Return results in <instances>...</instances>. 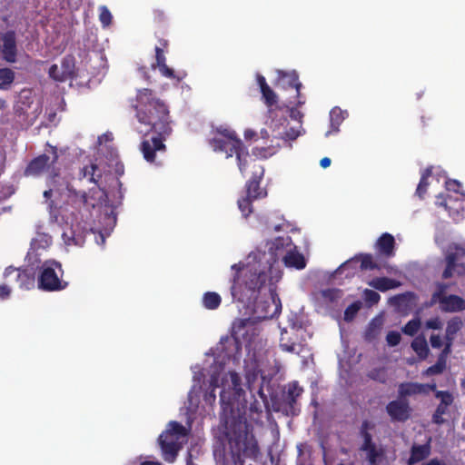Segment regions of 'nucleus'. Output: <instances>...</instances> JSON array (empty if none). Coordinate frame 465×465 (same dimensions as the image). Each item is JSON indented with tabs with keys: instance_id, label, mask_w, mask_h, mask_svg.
I'll use <instances>...</instances> for the list:
<instances>
[{
	"instance_id": "1",
	"label": "nucleus",
	"mask_w": 465,
	"mask_h": 465,
	"mask_svg": "<svg viewBox=\"0 0 465 465\" xmlns=\"http://www.w3.org/2000/svg\"><path fill=\"white\" fill-rule=\"evenodd\" d=\"M232 387L223 388L220 393L222 408L221 420L225 425V437L228 440L232 465H244V459L257 460L261 456L258 441L253 434V427L240 414L233 415L234 410L245 411L246 401L242 402L245 394L242 388V379L235 372H230Z\"/></svg>"
},
{
	"instance_id": "2",
	"label": "nucleus",
	"mask_w": 465,
	"mask_h": 465,
	"mask_svg": "<svg viewBox=\"0 0 465 465\" xmlns=\"http://www.w3.org/2000/svg\"><path fill=\"white\" fill-rule=\"evenodd\" d=\"M232 270H236L231 292L233 298L241 302H250L255 300L267 281L273 279L278 281L281 277L280 271L272 263L262 264L261 262L247 265L233 264Z\"/></svg>"
},
{
	"instance_id": "3",
	"label": "nucleus",
	"mask_w": 465,
	"mask_h": 465,
	"mask_svg": "<svg viewBox=\"0 0 465 465\" xmlns=\"http://www.w3.org/2000/svg\"><path fill=\"white\" fill-rule=\"evenodd\" d=\"M137 104L134 106L139 123L149 127V131L158 135L169 136L172 133L168 106L163 101L155 97L149 88L139 90Z\"/></svg>"
},
{
	"instance_id": "4",
	"label": "nucleus",
	"mask_w": 465,
	"mask_h": 465,
	"mask_svg": "<svg viewBox=\"0 0 465 465\" xmlns=\"http://www.w3.org/2000/svg\"><path fill=\"white\" fill-rule=\"evenodd\" d=\"M188 435L186 428L178 421H170L167 429L161 433L158 441L163 458L167 462H173L182 448L180 440Z\"/></svg>"
},
{
	"instance_id": "5",
	"label": "nucleus",
	"mask_w": 465,
	"mask_h": 465,
	"mask_svg": "<svg viewBox=\"0 0 465 465\" xmlns=\"http://www.w3.org/2000/svg\"><path fill=\"white\" fill-rule=\"evenodd\" d=\"M64 270L61 262L47 260L39 267L37 285L44 292H60L67 288L68 282L63 279Z\"/></svg>"
},
{
	"instance_id": "6",
	"label": "nucleus",
	"mask_w": 465,
	"mask_h": 465,
	"mask_svg": "<svg viewBox=\"0 0 465 465\" xmlns=\"http://www.w3.org/2000/svg\"><path fill=\"white\" fill-rule=\"evenodd\" d=\"M51 156L43 153L32 159L25 169V176L38 177L48 173L47 183L53 185L60 176V169L55 166L58 160L56 147L51 146Z\"/></svg>"
},
{
	"instance_id": "7",
	"label": "nucleus",
	"mask_w": 465,
	"mask_h": 465,
	"mask_svg": "<svg viewBox=\"0 0 465 465\" xmlns=\"http://www.w3.org/2000/svg\"><path fill=\"white\" fill-rule=\"evenodd\" d=\"M214 152L225 153L226 157L236 155L238 167L242 173L246 171L248 160L252 158L242 141L240 138L227 139L223 137H213L208 141Z\"/></svg>"
},
{
	"instance_id": "8",
	"label": "nucleus",
	"mask_w": 465,
	"mask_h": 465,
	"mask_svg": "<svg viewBox=\"0 0 465 465\" xmlns=\"http://www.w3.org/2000/svg\"><path fill=\"white\" fill-rule=\"evenodd\" d=\"M445 269L442 279L465 276V248L458 245H450L445 252Z\"/></svg>"
},
{
	"instance_id": "9",
	"label": "nucleus",
	"mask_w": 465,
	"mask_h": 465,
	"mask_svg": "<svg viewBox=\"0 0 465 465\" xmlns=\"http://www.w3.org/2000/svg\"><path fill=\"white\" fill-rule=\"evenodd\" d=\"M249 169H251L252 176L246 183V195L255 200L264 198L267 195V193L260 186L261 180L264 174L263 167L257 162L256 159L252 157L248 160L246 164V171L244 173L248 172Z\"/></svg>"
},
{
	"instance_id": "10",
	"label": "nucleus",
	"mask_w": 465,
	"mask_h": 465,
	"mask_svg": "<svg viewBox=\"0 0 465 465\" xmlns=\"http://www.w3.org/2000/svg\"><path fill=\"white\" fill-rule=\"evenodd\" d=\"M167 136L156 135L151 138H144L140 144V151L143 153L144 160L151 163L161 164L157 161L158 155H163L166 153V145L164 141Z\"/></svg>"
},
{
	"instance_id": "11",
	"label": "nucleus",
	"mask_w": 465,
	"mask_h": 465,
	"mask_svg": "<svg viewBox=\"0 0 465 465\" xmlns=\"http://www.w3.org/2000/svg\"><path fill=\"white\" fill-rule=\"evenodd\" d=\"M302 392L303 389L299 386L297 381L287 384L281 401L282 410L287 416H296L300 413L301 409L297 400Z\"/></svg>"
},
{
	"instance_id": "12",
	"label": "nucleus",
	"mask_w": 465,
	"mask_h": 465,
	"mask_svg": "<svg viewBox=\"0 0 465 465\" xmlns=\"http://www.w3.org/2000/svg\"><path fill=\"white\" fill-rule=\"evenodd\" d=\"M435 397L440 399V403L437 405L436 410L432 414L431 421L433 424L440 426L446 422L443 416L449 414V408L454 402V396L449 391H436Z\"/></svg>"
},
{
	"instance_id": "13",
	"label": "nucleus",
	"mask_w": 465,
	"mask_h": 465,
	"mask_svg": "<svg viewBox=\"0 0 465 465\" xmlns=\"http://www.w3.org/2000/svg\"><path fill=\"white\" fill-rule=\"evenodd\" d=\"M435 203L438 206L444 207L454 221H459L463 216V201L458 197L440 193L437 196Z\"/></svg>"
},
{
	"instance_id": "14",
	"label": "nucleus",
	"mask_w": 465,
	"mask_h": 465,
	"mask_svg": "<svg viewBox=\"0 0 465 465\" xmlns=\"http://www.w3.org/2000/svg\"><path fill=\"white\" fill-rule=\"evenodd\" d=\"M386 411L392 421L405 422L411 417V408L406 399L390 401L386 406Z\"/></svg>"
},
{
	"instance_id": "15",
	"label": "nucleus",
	"mask_w": 465,
	"mask_h": 465,
	"mask_svg": "<svg viewBox=\"0 0 465 465\" xmlns=\"http://www.w3.org/2000/svg\"><path fill=\"white\" fill-rule=\"evenodd\" d=\"M155 62L153 67H158L161 74L166 78L181 82L187 75L184 71L175 73L172 68L167 66L164 51H163V47L161 46H155Z\"/></svg>"
},
{
	"instance_id": "16",
	"label": "nucleus",
	"mask_w": 465,
	"mask_h": 465,
	"mask_svg": "<svg viewBox=\"0 0 465 465\" xmlns=\"http://www.w3.org/2000/svg\"><path fill=\"white\" fill-rule=\"evenodd\" d=\"M12 274L15 275V282H17L19 288L30 290L35 287V279L31 270L15 268L13 266L5 268L4 276L7 278Z\"/></svg>"
},
{
	"instance_id": "17",
	"label": "nucleus",
	"mask_w": 465,
	"mask_h": 465,
	"mask_svg": "<svg viewBox=\"0 0 465 465\" xmlns=\"http://www.w3.org/2000/svg\"><path fill=\"white\" fill-rule=\"evenodd\" d=\"M395 239L389 233H382L375 242L376 253L379 257L390 259L395 256Z\"/></svg>"
},
{
	"instance_id": "18",
	"label": "nucleus",
	"mask_w": 465,
	"mask_h": 465,
	"mask_svg": "<svg viewBox=\"0 0 465 465\" xmlns=\"http://www.w3.org/2000/svg\"><path fill=\"white\" fill-rule=\"evenodd\" d=\"M2 41L4 59L8 63H15L17 55L15 33L14 31H7L3 35Z\"/></svg>"
},
{
	"instance_id": "19",
	"label": "nucleus",
	"mask_w": 465,
	"mask_h": 465,
	"mask_svg": "<svg viewBox=\"0 0 465 465\" xmlns=\"http://www.w3.org/2000/svg\"><path fill=\"white\" fill-rule=\"evenodd\" d=\"M439 305L443 312H459L465 310V300L459 295L450 294L443 297Z\"/></svg>"
},
{
	"instance_id": "20",
	"label": "nucleus",
	"mask_w": 465,
	"mask_h": 465,
	"mask_svg": "<svg viewBox=\"0 0 465 465\" xmlns=\"http://www.w3.org/2000/svg\"><path fill=\"white\" fill-rule=\"evenodd\" d=\"M361 262L360 268L362 271L365 270H380L381 266L373 261L372 255L370 253H361L359 255H356L351 260H349L342 263L340 266V270H343L349 266H351L352 263Z\"/></svg>"
},
{
	"instance_id": "21",
	"label": "nucleus",
	"mask_w": 465,
	"mask_h": 465,
	"mask_svg": "<svg viewBox=\"0 0 465 465\" xmlns=\"http://www.w3.org/2000/svg\"><path fill=\"white\" fill-rule=\"evenodd\" d=\"M431 451L430 441L425 444H413L411 448V455L407 460V465H414L426 460Z\"/></svg>"
},
{
	"instance_id": "22",
	"label": "nucleus",
	"mask_w": 465,
	"mask_h": 465,
	"mask_svg": "<svg viewBox=\"0 0 465 465\" xmlns=\"http://www.w3.org/2000/svg\"><path fill=\"white\" fill-rule=\"evenodd\" d=\"M75 58L72 54L65 55L61 63V76L57 77L60 83L74 77Z\"/></svg>"
},
{
	"instance_id": "23",
	"label": "nucleus",
	"mask_w": 465,
	"mask_h": 465,
	"mask_svg": "<svg viewBox=\"0 0 465 465\" xmlns=\"http://www.w3.org/2000/svg\"><path fill=\"white\" fill-rule=\"evenodd\" d=\"M257 82L261 89V93L264 103L268 107H272L277 103V95L274 91L268 85L264 76L258 74Z\"/></svg>"
},
{
	"instance_id": "24",
	"label": "nucleus",
	"mask_w": 465,
	"mask_h": 465,
	"mask_svg": "<svg viewBox=\"0 0 465 465\" xmlns=\"http://www.w3.org/2000/svg\"><path fill=\"white\" fill-rule=\"evenodd\" d=\"M369 285L380 292H387L389 290L396 289L401 286V282L397 280L388 277H376L373 278Z\"/></svg>"
},
{
	"instance_id": "25",
	"label": "nucleus",
	"mask_w": 465,
	"mask_h": 465,
	"mask_svg": "<svg viewBox=\"0 0 465 465\" xmlns=\"http://www.w3.org/2000/svg\"><path fill=\"white\" fill-rule=\"evenodd\" d=\"M398 393L401 399H405L409 396L423 394L422 383L402 382L399 385Z\"/></svg>"
},
{
	"instance_id": "26",
	"label": "nucleus",
	"mask_w": 465,
	"mask_h": 465,
	"mask_svg": "<svg viewBox=\"0 0 465 465\" xmlns=\"http://www.w3.org/2000/svg\"><path fill=\"white\" fill-rule=\"evenodd\" d=\"M283 262L287 267L295 268L297 270H302L306 266L303 255L292 250H289L283 257Z\"/></svg>"
},
{
	"instance_id": "27",
	"label": "nucleus",
	"mask_w": 465,
	"mask_h": 465,
	"mask_svg": "<svg viewBox=\"0 0 465 465\" xmlns=\"http://www.w3.org/2000/svg\"><path fill=\"white\" fill-rule=\"evenodd\" d=\"M383 320L381 317L373 318L368 324L365 332L364 339L367 341H372L377 339L382 329Z\"/></svg>"
},
{
	"instance_id": "28",
	"label": "nucleus",
	"mask_w": 465,
	"mask_h": 465,
	"mask_svg": "<svg viewBox=\"0 0 465 465\" xmlns=\"http://www.w3.org/2000/svg\"><path fill=\"white\" fill-rule=\"evenodd\" d=\"M374 427H375L374 423L368 420H364L361 422V425L360 427V435L362 438L363 442L361 445L360 450L365 449L367 447H370L371 445L375 444L372 440V435L370 432V430H373Z\"/></svg>"
},
{
	"instance_id": "29",
	"label": "nucleus",
	"mask_w": 465,
	"mask_h": 465,
	"mask_svg": "<svg viewBox=\"0 0 465 465\" xmlns=\"http://www.w3.org/2000/svg\"><path fill=\"white\" fill-rule=\"evenodd\" d=\"M412 350L417 353L420 359L424 360L428 357L430 349L427 341L423 335L414 338L411 344Z\"/></svg>"
},
{
	"instance_id": "30",
	"label": "nucleus",
	"mask_w": 465,
	"mask_h": 465,
	"mask_svg": "<svg viewBox=\"0 0 465 465\" xmlns=\"http://www.w3.org/2000/svg\"><path fill=\"white\" fill-rule=\"evenodd\" d=\"M203 305L207 310H216L222 303V298L215 292H206L203 295Z\"/></svg>"
},
{
	"instance_id": "31",
	"label": "nucleus",
	"mask_w": 465,
	"mask_h": 465,
	"mask_svg": "<svg viewBox=\"0 0 465 465\" xmlns=\"http://www.w3.org/2000/svg\"><path fill=\"white\" fill-rule=\"evenodd\" d=\"M432 174V166H429L424 169V171L421 173V177L420 179V183L416 189V195L419 196V198L423 199L424 195L427 193L428 187H429V178Z\"/></svg>"
},
{
	"instance_id": "32",
	"label": "nucleus",
	"mask_w": 465,
	"mask_h": 465,
	"mask_svg": "<svg viewBox=\"0 0 465 465\" xmlns=\"http://www.w3.org/2000/svg\"><path fill=\"white\" fill-rule=\"evenodd\" d=\"M282 81L289 87L294 88L297 97L300 98L302 83L299 81V75L295 71L282 74Z\"/></svg>"
},
{
	"instance_id": "33",
	"label": "nucleus",
	"mask_w": 465,
	"mask_h": 465,
	"mask_svg": "<svg viewBox=\"0 0 465 465\" xmlns=\"http://www.w3.org/2000/svg\"><path fill=\"white\" fill-rule=\"evenodd\" d=\"M97 170V165L95 163H91L90 165L84 166L79 173V179L87 178L90 183H94L97 184L98 180L101 179L102 175H95V171Z\"/></svg>"
},
{
	"instance_id": "34",
	"label": "nucleus",
	"mask_w": 465,
	"mask_h": 465,
	"mask_svg": "<svg viewBox=\"0 0 465 465\" xmlns=\"http://www.w3.org/2000/svg\"><path fill=\"white\" fill-rule=\"evenodd\" d=\"M15 78V72L10 68L0 69V89L8 90Z\"/></svg>"
},
{
	"instance_id": "35",
	"label": "nucleus",
	"mask_w": 465,
	"mask_h": 465,
	"mask_svg": "<svg viewBox=\"0 0 465 465\" xmlns=\"http://www.w3.org/2000/svg\"><path fill=\"white\" fill-rule=\"evenodd\" d=\"M361 451L367 452V460L370 465H378V460L382 456V450H378L376 444L371 445L365 449H361Z\"/></svg>"
},
{
	"instance_id": "36",
	"label": "nucleus",
	"mask_w": 465,
	"mask_h": 465,
	"mask_svg": "<svg viewBox=\"0 0 465 465\" xmlns=\"http://www.w3.org/2000/svg\"><path fill=\"white\" fill-rule=\"evenodd\" d=\"M449 284L445 282H436L435 291L431 295L430 303H439L443 297H447L446 294Z\"/></svg>"
},
{
	"instance_id": "37",
	"label": "nucleus",
	"mask_w": 465,
	"mask_h": 465,
	"mask_svg": "<svg viewBox=\"0 0 465 465\" xmlns=\"http://www.w3.org/2000/svg\"><path fill=\"white\" fill-rule=\"evenodd\" d=\"M254 200L247 195L238 200V207L245 218L252 213V202Z\"/></svg>"
},
{
	"instance_id": "38",
	"label": "nucleus",
	"mask_w": 465,
	"mask_h": 465,
	"mask_svg": "<svg viewBox=\"0 0 465 465\" xmlns=\"http://www.w3.org/2000/svg\"><path fill=\"white\" fill-rule=\"evenodd\" d=\"M68 196L72 198L75 203H79L83 206H88V197L85 192H79L74 188L67 187Z\"/></svg>"
},
{
	"instance_id": "39",
	"label": "nucleus",
	"mask_w": 465,
	"mask_h": 465,
	"mask_svg": "<svg viewBox=\"0 0 465 465\" xmlns=\"http://www.w3.org/2000/svg\"><path fill=\"white\" fill-rule=\"evenodd\" d=\"M462 325L463 323L461 319L455 316L448 321L445 332L449 333V335L456 336V334L461 330Z\"/></svg>"
},
{
	"instance_id": "40",
	"label": "nucleus",
	"mask_w": 465,
	"mask_h": 465,
	"mask_svg": "<svg viewBox=\"0 0 465 465\" xmlns=\"http://www.w3.org/2000/svg\"><path fill=\"white\" fill-rule=\"evenodd\" d=\"M361 308V302L360 301H356L350 304L344 311V321L347 322L353 321Z\"/></svg>"
},
{
	"instance_id": "41",
	"label": "nucleus",
	"mask_w": 465,
	"mask_h": 465,
	"mask_svg": "<svg viewBox=\"0 0 465 465\" xmlns=\"http://www.w3.org/2000/svg\"><path fill=\"white\" fill-rule=\"evenodd\" d=\"M292 243L290 236H280L274 239L272 242L271 250L280 251L290 247Z\"/></svg>"
},
{
	"instance_id": "42",
	"label": "nucleus",
	"mask_w": 465,
	"mask_h": 465,
	"mask_svg": "<svg viewBox=\"0 0 465 465\" xmlns=\"http://www.w3.org/2000/svg\"><path fill=\"white\" fill-rule=\"evenodd\" d=\"M99 21L103 27H108L113 21V15L106 5L99 6Z\"/></svg>"
},
{
	"instance_id": "43",
	"label": "nucleus",
	"mask_w": 465,
	"mask_h": 465,
	"mask_svg": "<svg viewBox=\"0 0 465 465\" xmlns=\"http://www.w3.org/2000/svg\"><path fill=\"white\" fill-rule=\"evenodd\" d=\"M446 369V362L437 360L436 363L430 366L423 371V375L432 376L441 374Z\"/></svg>"
},
{
	"instance_id": "44",
	"label": "nucleus",
	"mask_w": 465,
	"mask_h": 465,
	"mask_svg": "<svg viewBox=\"0 0 465 465\" xmlns=\"http://www.w3.org/2000/svg\"><path fill=\"white\" fill-rule=\"evenodd\" d=\"M367 376L371 380L379 381L381 383H385L387 381V373L384 368H374L368 372Z\"/></svg>"
},
{
	"instance_id": "45",
	"label": "nucleus",
	"mask_w": 465,
	"mask_h": 465,
	"mask_svg": "<svg viewBox=\"0 0 465 465\" xmlns=\"http://www.w3.org/2000/svg\"><path fill=\"white\" fill-rule=\"evenodd\" d=\"M322 298L330 303L337 302L341 297V291L338 289H326L321 292Z\"/></svg>"
},
{
	"instance_id": "46",
	"label": "nucleus",
	"mask_w": 465,
	"mask_h": 465,
	"mask_svg": "<svg viewBox=\"0 0 465 465\" xmlns=\"http://www.w3.org/2000/svg\"><path fill=\"white\" fill-rule=\"evenodd\" d=\"M420 327V322L418 319L409 321L403 327L402 332L404 334L413 336L415 335Z\"/></svg>"
},
{
	"instance_id": "47",
	"label": "nucleus",
	"mask_w": 465,
	"mask_h": 465,
	"mask_svg": "<svg viewBox=\"0 0 465 465\" xmlns=\"http://www.w3.org/2000/svg\"><path fill=\"white\" fill-rule=\"evenodd\" d=\"M363 298H364V301L370 306H372V305L377 304L380 302L381 295L377 292H375L373 290L365 289L363 291Z\"/></svg>"
},
{
	"instance_id": "48",
	"label": "nucleus",
	"mask_w": 465,
	"mask_h": 465,
	"mask_svg": "<svg viewBox=\"0 0 465 465\" xmlns=\"http://www.w3.org/2000/svg\"><path fill=\"white\" fill-rule=\"evenodd\" d=\"M213 137H223L227 139L239 138L235 131L224 126L217 127L214 131Z\"/></svg>"
},
{
	"instance_id": "49",
	"label": "nucleus",
	"mask_w": 465,
	"mask_h": 465,
	"mask_svg": "<svg viewBox=\"0 0 465 465\" xmlns=\"http://www.w3.org/2000/svg\"><path fill=\"white\" fill-rule=\"evenodd\" d=\"M331 124L335 128V131H338V126L343 120L342 112L340 108H333L331 113Z\"/></svg>"
},
{
	"instance_id": "50",
	"label": "nucleus",
	"mask_w": 465,
	"mask_h": 465,
	"mask_svg": "<svg viewBox=\"0 0 465 465\" xmlns=\"http://www.w3.org/2000/svg\"><path fill=\"white\" fill-rule=\"evenodd\" d=\"M218 387V378L216 376H212L210 378V388L212 389L209 393L205 394V401H214L216 399L214 391Z\"/></svg>"
},
{
	"instance_id": "51",
	"label": "nucleus",
	"mask_w": 465,
	"mask_h": 465,
	"mask_svg": "<svg viewBox=\"0 0 465 465\" xmlns=\"http://www.w3.org/2000/svg\"><path fill=\"white\" fill-rule=\"evenodd\" d=\"M401 333L396 331H391L387 333L386 341L391 347L397 346L401 342Z\"/></svg>"
},
{
	"instance_id": "52",
	"label": "nucleus",
	"mask_w": 465,
	"mask_h": 465,
	"mask_svg": "<svg viewBox=\"0 0 465 465\" xmlns=\"http://www.w3.org/2000/svg\"><path fill=\"white\" fill-rule=\"evenodd\" d=\"M299 135L300 132L295 128L292 127L283 133V134L282 135V139H283L284 141H293L297 137H299Z\"/></svg>"
},
{
	"instance_id": "53",
	"label": "nucleus",
	"mask_w": 465,
	"mask_h": 465,
	"mask_svg": "<svg viewBox=\"0 0 465 465\" xmlns=\"http://www.w3.org/2000/svg\"><path fill=\"white\" fill-rule=\"evenodd\" d=\"M461 183L457 180L449 179L445 182V188L449 192L459 193Z\"/></svg>"
},
{
	"instance_id": "54",
	"label": "nucleus",
	"mask_w": 465,
	"mask_h": 465,
	"mask_svg": "<svg viewBox=\"0 0 465 465\" xmlns=\"http://www.w3.org/2000/svg\"><path fill=\"white\" fill-rule=\"evenodd\" d=\"M426 327L432 330H440L442 322L439 317L431 318L426 322Z\"/></svg>"
},
{
	"instance_id": "55",
	"label": "nucleus",
	"mask_w": 465,
	"mask_h": 465,
	"mask_svg": "<svg viewBox=\"0 0 465 465\" xmlns=\"http://www.w3.org/2000/svg\"><path fill=\"white\" fill-rule=\"evenodd\" d=\"M48 75L54 81L59 82L57 77L61 76V67H58L57 64H52L48 70Z\"/></svg>"
},
{
	"instance_id": "56",
	"label": "nucleus",
	"mask_w": 465,
	"mask_h": 465,
	"mask_svg": "<svg viewBox=\"0 0 465 465\" xmlns=\"http://www.w3.org/2000/svg\"><path fill=\"white\" fill-rule=\"evenodd\" d=\"M430 342L432 348L440 349L442 346V340L439 334H431Z\"/></svg>"
},
{
	"instance_id": "57",
	"label": "nucleus",
	"mask_w": 465,
	"mask_h": 465,
	"mask_svg": "<svg viewBox=\"0 0 465 465\" xmlns=\"http://www.w3.org/2000/svg\"><path fill=\"white\" fill-rule=\"evenodd\" d=\"M280 346H281L282 351H288V352H294L295 349H296V343L295 342H292L290 344L286 343V342H283V338L281 339Z\"/></svg>"
},
{
	"instance_id": "58",
	"label": "nucleus",
	"mask_w": 465,
	"mask_h": 465,
	"mask_svg": "<svg viewBox=\"0 0 465 465\" xmlns=\"http://www.w3.org/2000/svg\"><path fill=\"white\" fill-rule=\"evenodd\" d=\"M451 352V347L450 344H445L443 350L440 353L438 359L446 362L448 355Z\"/></svg>"
},
{
	"instance_id": "59",
	"label": "nucleus",
	"mask_w": 465,
	"mask_h": 465,
	"mask_svg": "<svg viewBox=\"0 0 465 465\" xmlns=\"http://www.w3.org/2000/svg\"><path fill=\"white\" fill-rule=\"evenodd\" d=\"M290 117L301 122L303 114L296 107H292L290 108Z\"/></svg>"
},
{
	"instance_id": "60",
	"label": "nucleus",
	"mask_w": 465,
	"mask_h": 465,
	"mask_svg": "<svg viewBox=\"0 0 465 465\" xmlns=\"http://www.w3.org/2000/svg\"><path fill=\"white\" fill-rule=\"evenodd\" d=\"M249 411L251 413H261L262 412V405L257 401L254 400L253 402L250 404Z\"/></svg>"
},
{
	"instance_id": "61",
	"label": "nucleus",
	"mask_w": 465,
	"mask_h": 465,
	"mask_svg": "<svg viewBox=\"0 0 465 465\" xmlns=\"http://www.w3.org/2000/svg\"><path fill=\"white\" fill-rule=\"evenodd\" d=\"M422 387H423V394L424 395L429 394L430 391H434V394L436 393V391H439L437 390V385H436L435 382H433V383H427V384H423L422 383Z\"/></svg>"
},
{
	"instance_id": "62",
	"label": "nucleus",
	"mask_w": 465,
	"mask_h": 465,
	"mask_svg": "<svg viewBox=\"0 0 465 465\" xmlns=\"http://www.w3.org/2000/svg\"><path fill=\"white\" fill-rule=\"evenodd\" d=\"M267 152H268V149L264 148V147H262V148H255L252 151L254 155L261 156L262 158H267L268 157ZM272 153H269V155H272Z\"/></svg>"
},
{
	"instance_id": "63",
	"label": "nucleus",
	"mask_w": 465,
	"mask_h": 465,
	"mask_svg": "<svg viewBox=\"0 0 465 465\" xmlns=\"http://www.w3.org/2000/svg\"><path fill=\"white\" fill-rule=\"evenodd\" d=\"M11 289L5 285L2 284L0 285V299H6L10 296Z\"/></svg>"
},
{
	"instance_id": "64",
	"label": "nucleus",
	"mask_w": 465,
	"mask_h": 465,
	"mask_svg": "<svg viewBox=\"0 0 465 465\" xmlns=\"http://www.w3.org/2000/svg\"><path fill=\"white\" fill-rule=\"evenodd\" d=\"M246 325L245 320H238L237 322H233L232 325V331L234 334H236L241 329H243Z\"/></svg>"
}]
</instances>
